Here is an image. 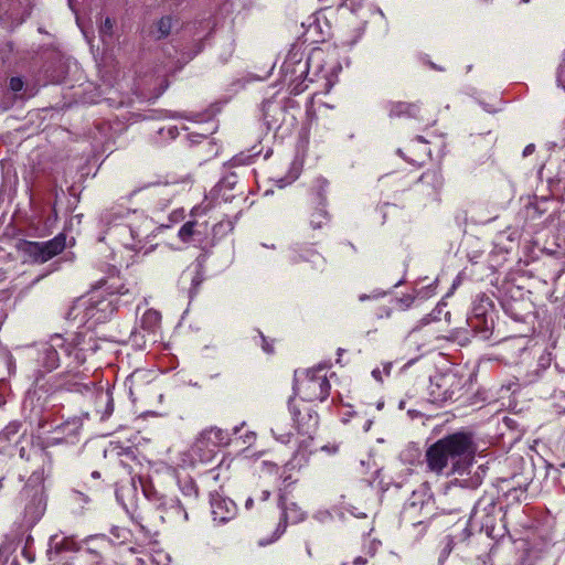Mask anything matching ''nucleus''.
<instances>
[{
    "instance_id": "1",
    "label": "nucleus",
    "mask_w": 565,
    "mask_h": 565,
    "mask_svg": "<svg viewBox=\"0 0 565 565\" xmlns=\"http://www.w3.org/2000/svg\"><path fill=\"white\" fill-rule=\"evenodd\" d=\"M99 222L111 239L134 252L145 247L146 238L152 227L151 221L142 213L136 210L130 211L122 205H113L104 210Z\"/></svg>"
},
{
    "instance_id": "2",
    "label": "nucleus",
    "mask_w": 565,
    "mask_h": 565,
    "mask_svg": "<svg viewBox=\"0 0 565 565\" xmlns=\"http://www.w3.org/2000/svg\"><path fill=\"white\" fill-rule=\"evenodd\" d=\"M475 452L472 436L458 431L433 444L425 457L427 467L433 472L441 473L448 465H451L452 473L463 475L471 466Z\"/></svg>"
},
{
    "instance_id": "3",
    "label": "nucleus",
    "mask_w": 565,
    "mask_h": 565,
    "mask_svg": "<svg viewBox=\"0 0 565 565\" xmlns=\"http://www.w3.org/2000/svg\"><path fill=\"white\" fill-rule=\"evenodd\" d=\"M448 493H445L440 498V504H444ZM436 509H439L441 513L451 514L461 510L460 504H456L450 508L444 505L436 508L433 495L429 492V488L426 483L420 484L416 490L413 491L409 499L404 504L402 511V521L405 525H412L414 527L422 526L423 532L426 529L427 522L436 514Z\"/></svg>"
},
{
    "instance_id": "4",
    "label": "nucleus",
    "mask_w": 565,
    "mask_h": 565,
    "mask_svg": "<svg viewBox=\"0 0 565 565\" xmlns=\"http://www.w3.org/2000/svg\"><path fill=\"white\" fill-rule=\"evenodd\" d=\"M463 388V379L455 372H446L430 377L429 398L435 404L457 401Z\"/></svg>"
},
{
    "instance_id": "5",
    "label": "nucleus",
    "mask_w": 565,
    "mask_h": 565,
    "mask_svg": "<svg viewBox=\"0 0 565 565\" xmlns=\"http://www.w3.org/2000/svg\"><path fill=\"white\" fill-rule=\"evenodd\" d=\"M231 440L227 430L211 427L203 430L194 441L191 452L193 458L201 462H210L220 447L228 445Z\"/></svg>"
},
{
    "instance_id": "6",
    "label": "nucleus",
    "mask_w": 565,
    "mask_h": 565,
    "mask_svg": "<svg viewBox=\"0 0 565 565\" xmlns=\"http://www.w3.org/2000/svg\"><path fill=\"white\" fill-rule=\"evenodd\" d=\"M330 383L324 374L319 371H309L306 377L297 385L301 398L309 402H323L330 394Z\"/></svg>"
},
{
    "instance_id": "7",
    "label": "nucleus",
    "mask_w": 565,
    "mask_h": 565,
    "mask_svg": "<svg viewBox=\"0 0 565 565\" xmlns=\"http://www.w3.org/2000/svg\"><path fill=\"white\" fill-rule=\"evenodd\" d=\"M288 404L292 419L297 427L298 436L302 437L301 439L297 440L299 449L306 450L313 439V433L316 431L318 425L317 415L313 416L310 411H307L306 414H302L301 411L294 404V398H290Z\"/></svg>"
},
{
    "instance_id": "8",
    "label": "nucleus",
    "mask_w": 565,
    "mask_h": 565,
    "mask_svg": "<svg viewBox=\"0 0 565 565\" xmlns=\"http://www.w3.org/2000/svg\"><path fill=\"white\" fill-rule=\"evenodd\" d=\"M498 508L492 498H482L473 507L470 522L491 535L495 527Z\"/></svg>"
},
{
    "instance_id": "9",
    "label": "nucleus",
    "mask_w": 565,
    "mask_h": 565,
    "mask_svg": "<svg viewBox=\"0 0 565 565\" xmlns=\"http://www.w3.org/2000/svg\"><path fill=\"white\" fill-rule=\"evenodd\" d=\"M108 546L109 542L105 536L90 539L86 542V546L77 550L71 565H102V554Z\"/></svg>"
},
{
    "instance_id": "10",
    "label": "nucleus",
    "mask_w": 565,
    "mask_h": 565,
    "mask_svg": "<svg viewBox=\"0 0 565 565\" xmlns=\"http://www.w3.org/2000/svg\"><path fill=\"white\" fill-rule=\"evenodd\" d=\"M22 494L24 497H31L30 501L26 503L23 512V523L26 527L34 526L40 519L43 516L46 502L41 488L36 487L34 491L26 486L23 489Z\"/></svg>"
},
{
    "instance_id": "11",
    "label": "nucleus",
    "mask_w": 565,
    "mask_h": 565,
    "mask_svg": "<svg viewBox=\"0 0 565 565\" xmlns=\"http://www.w3.org/2000/svg\"><path fill=\"white\" fill-rule=\"evenodd\" d=\"M85 297L89 299V306H87L86 311L87 322H104L113 313L114 300L100 298L96 291Z\"/></svg>"
},
{
    "instance_id": "12",
    "label": "nucleus",
    "mask_w": 565,
    "mask_h": 565,
    "mask_svg": "<svg viewBox=\"0 0 565 565\" xmlns=\"http://www.w3.org/2000/svg\"><path fill=\"white\" fill-rule=\"evenodd\" d=\"M52 343L46 344L40 352V363L46 371H53L60 365V358L56 348H61L66 354H71L70 345L64 343V339L60 334H55L51 339Z\"/></svg>"
},
{
    "instance_id": "13",
    "label": "nucleus",
    "mask_w": 565,
    "mask_h": 565,
    "mask_svg": "<svg viewBox=\"0 0 565 565\" xmlns=\"http://www.w3.org/2000/svg\"><path fill=\"white\" fill-rule=\"evenodd\" d=\"M211 512L215 522L225 523L235 516L236 504L231 499L215 493L211 495Z\"/></svg>"
},
{
    "instance_id": "14",
    "label": "nucleus",
    "mask_w": 565,
    "mask_h": 565,
    "mask_svg": "<svg viewBox=\"0 0 565 565\" xmlns=\"http://www.w3.org/2000/svg\"><path fill=\"white\" fill-rule=\"evenodd\" d=\"M279 508L281 509V519L275 532V539L277 540L286 530L287 522L291 521L292 523L299 522L303 518V513L297 507V504L292 503L290 508L286 507L285 497H279L278 502Z\"/></svg>"
},
{
    "instance_id": "15",
    "label": "nucleus",
    "mask_w": 565,
    "mask_h": 565,
    "mask_svg": "<svg viewBox=\"0 0 565 565\" xmlns=\"http://www.w3.org/2000/svg\"><path fill=\"white\" fill-rule=\"evenodd\" d=\"M289 258L292 263L309 262L315 265V268L320 269L324 265V258L315 249L302 245H297L291 248Z\"/></svg>"
},
{
    "instance_id": "16",
    "label": "nucleus",
    "mask_w": 565,
    "mask_h": 565,
    "mask_svg": "<svg viewBox=\"0 0 565 565\" xmlns=\"http://www.w3.org/2000/svg\"><path fill=\"white\" fill-rule=\"evenodd\" d=\"M318 192L317 195L320 199V206L317 207L310 215V225L313 230L322 228L324 225L329 223V214L324 209V202L322 198V192L326 190L328 185V181L324 179H319L318 181Z\"/></svg>"
},
{
    "instance_id": "17",
    "label": "nucleus",
    "mask_w": 565,
    "mask_h": 565,
    "mask_svg": "<svg viewBox=\"0 0 565 565\" xmlns=\"http://www.w3.org/2000/svg\"><path fill=\"white\" fill-rule=\"evenodd\" d=\"M65 246L66 236L64 234H58L54 238L46 242H40V264H43L62 253Z\"/></svg>"
},
{
    "instance_id": "18",
    "label": "nucleus",
    "mask_w": 565,
    "mask_h": 565,
    "mask_svg": "<svg viewBox=\"0 0 565 565\" xmlns=\"http://www.w3.org/2000/svg\"><path fill=\"white\" fill-rule=\"evenodd\" d=\"M89 306V299L85 296L77 298L66 313V319L77 322L78 324L87 323L86 311Z\"/></svg>"
},
{
    "instance_id": "19",
    "label": "nucleus",
    "mask_w": 565,
    "mask_h": 565,
    "mask_svg": "<svg viewBox=\"0 0 565 565\" xmlns=\"http://www.w3.org/2000/svg\"><path fill=\"white\" fill-rule=\"evenodd\" d=\"M163 504L166 507V511L169 518H172L177 521H188L189 503H183L181 502L180 499H170Z\"/></svg>"
},
{
    "instance_id": "20",
    "label": "nucleus",
    "mask_w": 565,
    "mask_h": 565,
    "mask_svg": "<svg viewBox=\"0 0 565 565\" xmlns=\"http://www.w3.org/2000/svg\"><path fill=\"white\" fill-rule=\"evenodd\" d=\"M419 113V107L416 104L395 102L390 104V117H416Z\"/></svg>"
},
{
    "instance_id": "21",
    "label": "nucleus",
    "mask_w": 565,
    "mask_h": 565,
    "mask_svg": "<svg viewBox=\"0 0 565 565\" xmlns=\"http://www.w3.org/2000/svg\"><path fill=\"white\" fill-rule=\"evenodd\" d=\"M25 262L40 264V242L23 241L18 245Z\"/></svg>"
},
{
    "instance_id": "22",
    "label": "nucleus",
    "mask_w": 565,
    "mask_h": 565,
    "mask_svg": "<svg viewBox=\"0 0 565 565\" xmlns=\"http://www.w3.org/2000/svg\"><path fill=\"white\" fill-rule=\"evenodd\" d=\"M73 550H78V548L76 547V543L72 539L60 536V535L51 536L50 548H49V553L51 555L53 553L58 554L63 551H73Z\"/></svg>"
},
{
    "instance_id": "23",
    "label": "nucleus",
    "mask_w": 565,
    "mask_h": 565,
    "mask_svg": "<svg viewBox=\"0 0 565 565\" xmlns=\"http://www.w3.org/2000/svg\"><path fill=\"white\" fill-rule=\"evenodd\" d=\"M472 328L478 329L483 326L484 331H488L492 327V319L488 320L487 310L483 305L476 306L473 308V316L469 319Z\"/></svg>"
},
{
    "instance_id": "24",
    "label": "nucleus",
    "mask_w": 565,
    "mask_h": 565,
    "mask_svg": "<svg viewBox=\"0 0 565 565\" xmlns=\"http://www.w3.org/2000/svg\"><path fill=\"white\" fill-rule=\"evenodd\" d=\"M172 30V18L170 15L162 17L154 24L152 34L157 40L167 38Z\"/></svg>"
},
{
    "instance_id": "25",
    "label": "nucleus",
    "mask_w": 565,
    "mask_h": 565,
    "mask_svg": "<svg viewBox=\"0 0 565 565\" xmlns=\"http://www.w3.org/2000/svg\"><path fill=\"white\" fill-rule=\"evenodd\" d=\"M161 321V315L153 309L147 310L141 318V326L145 329L152 330L159 326Z\"/></svg>"
},
{
    "instance_id": "26",
    "label": "nucleus",
    "mask_w": 565,
    "mask_h": 565,
    "mask_svg": "<svg viewBox=\"0 0 565 565\" xmlns=\"http://www.w3.org/2000/svg\"><path fill=\"white\" fill-rule=\"evenodd\" d=\"M420 183L431 184L437 191L443 185V178L437 171H427L418 180Z\"/></svg>"
},
{
    "instance_id": "27",
    "label": "nucleus",
    "mask_w": 565,
    "mask_h": 565,
    "mask_svg": "<svg viewBox=\"0 0 565 565\" xmlns=\"http://www.w3.org/2000/svg\"><path fill=\"white\" fill-rule=\"evenodd\" d=\"M195 221L185 222L179 230V238L184 243L190 242L195 234Z\"/></svg>"
},
{
    "instance_id": "28",
    "label": "nucleus",
    "mask_w": 565,
    "mask_h": 565,
    "mask_svg": "<svg viewBox=\"0 0 565 565\" xmlns=\"http://www.w3.org/2000/svg\"><path fill=\"white\" fill-rule=\"evenodd\" d=\"M108 291V294L110 296L113 295H127L128 294V289L125 288L124 285H115V284H108V281H100V286L98 287L99 289L100 288H104Z\"/></svg>"
},
{
    "instance_id": "29",
    "label": "nucleus",
    "mask_w": 565,
    "mask_h": 565,
    "mask_svg": "<svg viewBox=\"0 0 565 565\" xmlns=\"http://www.w3.org/2000/svg\"><path fill=\"white\" fill-rule=\"evenodd\" d=\"M183 494L189 499V501H193L198 495V489L193 480L189 479L184 481L181 487Z\"/></svg>"
},
{
    "instance_id": "30",
    "label": "nucleus",
    "mask_w": 565,
    "mask_h": 565,
    "mask_svg": "<svg viewBox=\"0 0 565 565\" xmlns=\"http://www.w3.org/2000/svg\"><path fill=\"white\" fill-rule=\"evenodd\" d=\"M113 29H114V21L110 18H106L99 25V33L103 40L106 36L113 35Z\"/></svg>"
},
{
    "instance_id": "31",
    "label": "nucleus",
    "mask_w": 565,
    "mask_h": 565,
    "mask_svg": "<svg viewBox=\"0 0 565 565\" xmlns=\"http://www.w3.org/2000/svg\"><path fill=\"white\" fill-rule=\"evenodd\" d=\"M271 433L276 440L280 441L281 444H288L291 440L292 434L290 433H282L281 427L279 425H276L274 428H271Z\"/></svg>"
},
{
    "instance_id": "32",
    "label": "nucleus",
    "mask_w": 565,
    "mask_h": 565,
    "mask_svg": "<svg viewBox=\"0 0 565 565\" xmlns=\"http://www.w3.org/2000/svg\"><path fill=\"white\" fill-rule=\"evenodd\" d=\"M97 399L106 404L105 414L110 415L114 411V403L111 396L108 393H102L97 396Z\"/></svg>"
},
{
    "instance_id": "33",
    "label": "nucleus",
    "mask_w": 565,
    "mask_h": 565,
    "mask_svg": "<svg viewBox=\"0 0 565 565\" xmlns=\"http://www.w3.org/2000/svg\"><path fill=\"white\" fill-rule=\"evenodd\" d=\"M390 372H391V364H385L383 370H380V369H374L372 371V376L379 381V382H382L383 381V374H385L386 376L390 375Z\"/></svg>"
},
{
    "instance_id": "34",
    "label": "nucleus",
    "mask_w": 565,
    "mask_h": 565,
    "mask_svg": "<svg viewBox=\"0 0 565 565\" xmlns=\"http://www.w3.org/2000/svg\"><path fill=\"white\" fill-rule=\"evenodd\" d=\"M24 83L21 77H11L9 87L12 92L18 93L23 89Z\"/></svg>"
},
{
    "instance_id": "35",
    "label": "nucleus",
    "mask_w": 565,
    "mask_h": 565,
    "mask_svg": "<svg viewBox=\"0 0 565 565\" xmlns=\"http://www.w3.org/2000/svg\"><path fill=\"white\" fill-rule=\"evenodd\" d=\"M557 82L565 89V58L558 68Z\"/></svg>"
},
{
    "instance_id": "36",
    "label": "nucleus",
    "mask_w": 565,
    "mask_h": 565,
    "mask_svg": "<svg viewBox=\"0 0 565 565\" xmlns=\"http://www.w3.org/2000/svg\"><path fill=\"white\" fill-rule=\"evenodd\" d=\"M369 559L365 556H356L352 562H345L343 565H367Z\"/></svg>"
},
{
    "instance_id": "37",
    "label": "nucleus",
    "mask_w": 565,
    "mask_h": 565,
    "mask_svg": "<svg viewBox=\"0 0 565 565\" xmlns=\"http://www.w3.org/2000/svg\"><path fill=\"white\" fill-rule=\"evenodd\" d=\"M43 473H44V468L42 469V472H41V473H40V472H38V471L33 472V473L31 475L30 479H29V482H34V483H36V484L42 483V481H43V479H44V478H43Z\"/></svg>"
},
{
    "instance_id": "38",
    "label": "nucleus",
    "mask_w": 565,
    "mask_h": 565,
    "mask_svg": "<svg viewBox=\"0 0 565 565\" xmlns=\"http://www.w3.org/2000/svg\"><path fill=\"white\" fill-rule=\"evenodd\" d=\"M260 340H262L263 350L266 353L271 354L274 352L273 345L268 342V340L263 334H260Z\"/></svg>"
},
{
    "instance_id": "39",
    "label": "nucleus",
    "mask_w": 565,
    "mask_h": 565,
    "mask_svg": "<svg viewBox=\"0 0 565 565\" xmlns=\"http://www.w3.org/2000/svg\"><path fill=\"white\" fill-rule=\"evenodd\" d=\"M270 497V491L269 490H262L259 491V493L256 495L257 500L259 501H267Z\"/></svg>"
},
{
    "instance_id": "40",
    "label": "nucleus",
    "mask_w": 565,
    "mask_h": 565,
    "mask_svg": "<svg viewBox=\"0 0 565 565\" xmlns=\"http://www.w3.org/2000/svg\"><path fill=\"white\" fill-rule=\"evenodd\" d=\"M36 454L43 463H45V462L51 463V457H50L49 452H46L44 450H40Z\"/></svg>"
},
{
    "instance_id": "41",
    "label": "nucleus",
    "mask_w": 565,
    "mask_h": 565,
    "mask_svg": "<svg viewBox=\"0 0 565 565\" xmlns=\"http://www.w3.org/2000/svg\"><path fill=\"white\" fill-rule=\"evenodd\" d=\"M295 66L299 71V77H301L307 72V63H301L299 61L295 64Z\"/></svg>"
},
{
    "instance_id": "42",
    "label": "nucleus",
    "mask_w": 565,
    "mask_h": 565,
    "mask_svg": "<svg viewBox=\"0 0 565 565\" xmlns=\"http://www.w3.org/2000/svg\"><path fill=\"white\" fill-rule=\"evenodd\" d=\"M535 150V146L533 143L527 145L523 150V157H527L532 154Z\"/></svg>"
},
{
    "instance_id": "43",
    "label": "nucleus",
    "mask_w": 565,
    "mask_h": 565,
    "mask_svg": "<svg viewBox=\"0 0 565 565\" xmlns=\"http://www.w3.org/2000/svg\"><path fill=\"white\" fill-rule=\"evenodd\" d=\"M478 562L479 564L478 565H492V563L490 562V558L488 556L483 557V558H478Z\"/></svg>"
},
{
    "instance_id": "44",
    "label": "nucleus",
    "mask_w": 565,
    "mask_h": 565,
    "mask_svg": "<svg viewBox=\"0 0 565 565\" xmlns=\"http://www.w3.org/2000/svg\"><path fill=\"white\" fill-rule=\"evenodd\" d=\"M253 504H254V498L248 497V498L246 499V501H245V508H246L247 510H249V509H252Z\"/></svg>"
},
{
    "instance_id": "45",
    "label": "nucleus",
    "mask_w": 565,
    "mask_h": 565,
    "mask_svg": "<svg viewBox=\"0 0 565 565\" xmlns=\"http://www.w3.org/2000/svg\"><path fill=\"white\" fill-rule=\"evenodd\" d=\"M303 89H305L303 87H298V85H297V86H295V87L291 89V92H292L294 94H299V93H301Z\"/></svg>"
},
{
    "instance_id": "46",
    "label": "nucleus",
    "mask_w": 565,
    "mask_h": 565,
    "mask_svg": "<svg viewBox=\"0 0 565 565\" xmlns=\"http://www.w3.org/2000/svg\"><path fill=\"white\" fill-rule=\"evenodd\" d=\"M254 439H255V434H254V433H250V434L246 435V440H245V443H246V441L254 440Z\"/></svg>"
},
{
    "instance_id": "47",
    "label": "nucleus",
    "mask_w": 565,
    "mask_h": 565,
    "mask_svg": "<svg viewBox=\"0 0 565 565\" xmlns=\"http://www.w3.org/2000/svg\"><path fill=\"white\" fill-rule=\"evenodd\" d=\"M290 66H291V64H289V63H285V64H284V66H282V68H284V71H285L286 73H288V72L290 71Z\"/></svg>"
},
{
    "instance_id": "48",
    "label": "nucleus",
    "mask_w": 565,
    "mask_h": 565,
    "mask_svg": "<svg viewBox=\"0 0 565 565\" xmlns=\"http://www.w3.org/2000/svg\"><path fill=\"white\" fill-rule=\"evenodd\" d=\"M174 130L175 128H169L168 131L171 135V137H174Z\"/></svg>"
},
{
    "instance_id": "49",
    "label": "nucleus",
    "mask_w": 565,
    "mask_h": 565,
    "mask_svg": "<svg viewBox=\"0 0 565 565\" xmlns=\"http://www.w3.org/2000/svg\"><path fill=\"white\" fill-rule=\"evenodd\" d=\"M447 548H448V553H449L451 550V540L450 539H448Z\"/></svg>"
},
{
    "instance_id": "50",
    "label": "nucleus",
    "mask_w": 565,
    "mask_h": 565,
    "mask_svg": "<svg viewBox=\"0 0 565 565\" xmlns=\"http://www.w3.org/2000/svg\"><path fill=\"white\" fill-rule=\"evenodd\" d=\"M416 139L420 142H426V140L422 136H417Z\"/></svg>"
},
{
    "instance_id": "51",
    "label": "nucleus",
    "mask_w": 565,
    "mask_h": 565,
    "mask_svg": "<svg viewBox=\"0 0 565 565\" xmlns=\"http://www.w3.org/2000/svg\"><path fill=\"white\" fill-rule=\"evenodd\" d=\"M94 478H97L99 477V473L97 471H94L93 475H92Z\"/></svg>"
},
{
    "instance_id": "52",
    "label": "nucleus",
    "mask_w": 565,
    "mask_h": 565,
    "mask_svg": "<svg viewBox=\"0 0 565 565\" xmlns=\"http://www.w3.org/2000/svg\"><path fill=\"white\" fill-rule=\"evenodd\" d=\"M2 480H3V479H0V491H1V490H2V488H3Z\"/></svg>"
},
{
    "instance_id": "53",
    "label": "nucleus",
    "mask_w": 565,
    "mask_h": 565,
    "mask_svg": "<svg viewBox=\"0 0 565 565\" xmlns=\"http://www.w3.org/2000/svg\"><path fill=\"white\" fill-rule=\"evenodd\" d=\"M342 352H343V349H339V350H338V354H339V355H341V354H342Z\"/></svg>"
},
{
    "instance_id": "54",
    "label": "nucleus",
    "mask_w": 565,
    "mask_h": 565,
    "mask_svg": "<svg viewBox=\"0 0 565 565\" xmlns=\"http://www.w3.org/2000/svg\"><path fill=\"white\" fill-rule=\"evenodd\" d=\"M238 430H239V427H235V428H234V433H235V434H236V433H238Z\"/></svg>"
}]
</instances>
